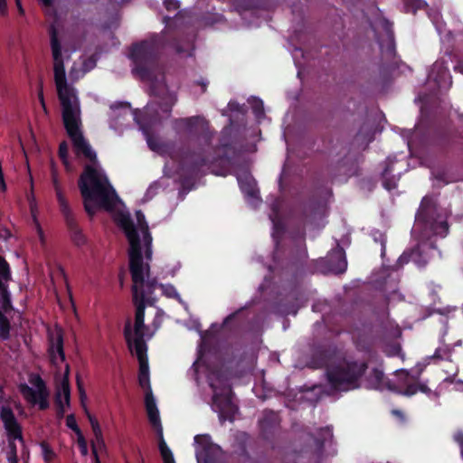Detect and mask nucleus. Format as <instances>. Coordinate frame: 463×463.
Here are the masks:
<instances>
[{"instance_id": "1", "label": "nucleus", "mask_w": 463, "mask_h": 463, "mask_svg": "<svg viewBox=\"0 0 463 463\" xmlns=\"http://www.w3.org/2000/svg\"><path fill=\"white\" fill-rule=\"evenodd\" d=\"M117 222L129 242L133 300L137 307L134 324L128 322L125 326V337L129 350L147 351L146 341L159 329L164 317V312L155 305L156 298L152 296L156 283L149 279L152 237L141 212L136 213V222L124 213L118 216Z\"/></svg>"}, {"instance_id": "2", "label": "nucleus", "mask_w": 463, "mask_h": 463, "mask_svg": "<svg viewBox=\"0 0 463 463\" xmlns=\"http://www.w3.org/2000/svg\"><path fill=\"white\" fill-rule=\"evenodd\" d=\"M51 47L53 59L54 82L61 106L62 119L69 137L78 154H83L90 160L96 158V153L85 139L81 131V111L76 89L67 81L63 54L54 29L51 32Z\"/></svg>"}, {"instance_id": "3", "label": "nucleus", "mask_w": 463, "mask_h": 463, "mask_svg": "<svg viewBox=\"0 0 463 463\" xmlns=\"http://www.w3.org/2000/svg\"><path fill=\"white\" fill-rule=\"evenodd\" d=\"M79 187L85 210L90 215L100 208L112 211L120 203L116 191L98 165L86 166L80 177Z\"/></svg>"}, {"instance_id": "4", "label": "nucleus", "mask_w": 463, "mask_h": 463, "mask_svg": "<svg viewBox=\"0 0 463 463\" xmlns=\"http://www.w3.org/2000/svg\"><path fill=\"white\" fill-rule=\"evenodd\" d=\"M49 353L52 362L56 365H63L61 368V375L57 385L56 404L59 413L62 416L70 407L71 391L69 386V365L65 363L63 352L62 332L60 327H55L49 331Z\"/></svg>"}, {"instance_id": "5", "label": "nucleus", "mask_w": 463, "mask_h": 463, "mask_svg": "<svg viewBox=\"0 0 463 463\" xmlns=\"http://www.w3.org/2000/svg\"><path fill=\"white\" fill-rule=\"evenodd\" d=\"M364 366L355 364H341L332 367L327 372V377L331 388L335 391H350L358 387L357 380L364 373Z\"/></svg>"}, {"instance_id": "6", "label": "nucleus", "mask_w": 463, "mask_h": 463, "mask_svg": "<svg viewBox=\"0 0 463 463\" xmlns=\"http://www.w3.org/2000/svg\"><path fill=\"white\" fill-rule=\"evenodd\" d=\"M0 418L3 421L8 440L6 458L9 463H17L16 441L24 443L22 429L17 422L13 411L7 408H2Z\"/></svg>"}, {"instance_id": "7", "label": "nucleus", "mask_w": 463, "mask_h": 463, "mask_svg": "<svg viewBox=\"0 0 463 463\" xmlns=\"http://www.w3.org/2000/svg\"><path fill=\"white\" fill-rule=\"evenodd\" d=\"M19 390L23 397L32 405H37L41 410L48 408V391L38 374H30L28 383H22Z\"/></svg>"}, {"instance_id": "8", "label": "nucleus", "mask_w": 463, "mask_h": 463, "mask_svg": "<svg viewBox=\"0 0 463 463\" xmlns=\"http://www.w3.org/2000/svg\"><path fill=\"white\" fill-rule=\"evenodd\" d=\"M194 444L197 445L196 458L197 463H210L213 456H217L222 452L218 445L213 444L208 435H196Z\"/></svg>"}, {"instance_id": "9", "label": "nucleus", "mask_w": 463, "mask_h": 463, "mask_svg": "<svg viewBox=\"0 0 463 463\" xmlns=\"http://www.w3.org/2000/svg\"><path fill=\"white\" fill-rule=\"evenodd\" d=\"M130 352L135 354L139 362V373H138V382L140 386L145 390L146 393H152L151 386H150V378H149V367H148V360L146 350H130Z\"/></svg>"}, {"instance_id": "10", "label": "nucleus", "mask_w": 463, "mask_h": 463, "mask_svg": "<svg viewBox=\"0 0 463 463\" xmlns=\"http://www.w3.org/2000/svg\"><path fill=\"white\" fill-rule=\"evenodd\" d=\"M145 404L150 423L156 430L157 436H162L163 427L161 424L159 411L157 409L156 400L152 393H146Z\"/></svg>"}, {"instance_id": "11", "label": "nucleus", "mask_w": 463, "mask_h": 463, "mask_svg": "<svg viewBox=\"0 0 463 463\" xmlns=\"http://www.w3.org/2000/svg\"><path fill=\"white\" fill-rule=\"evenodd\" d=\"M110 118L111 120L126 119L132 116V111L128 104L112 105L110 107Z\"/></svg>"}, {"instance_id": "12", "label": "nucleus", "mask_w": 463, "mask_h": 463, "mask_svg": "<svg viewBox=\"0 0 463 463\" xmlns=\"http://www.w3.org/2000/svg\"><path fill=\"white\" fill-rule=\"evenodd\" d=\"M86 413L95 436V444L93 446L95 447L97 445L99 447H104L102 430L98 420L94 416H92L88 411H86Z\"/></svg>"}, {"instance_id": "13", "label": "nucleus", "mask_w": 463, "mask_h": 463, "mask_svg": "<svg viewBox=\"0 0 463 463\" xmlns=\"http://www.w3.org/2000/svg\"><path fill=\"white\" fill-rule=\"evenodd\" d=\"M384 386V375L380 370H373L368 379L367 387L370 389H382Z\"/></svg>"}, {"instance_id": "14", "label": "nucleus", "mask_w": 463, "mask_h": 463, "mask_svg": "<svg viewBox=\"0 0 463 463\" xmlns=\"http://www.w3.org/2000/svg\"><path fill=\"white\" fill-rule=\"evenodd\" d=\"M157 437L159 439L158 448H159V451L162 456L164 463H175L172 450L167 446V444L164 439V434H162V436H157Z\"/></svg>"}, {"instance_id": "15", "label": "nucleus", "mask_w": 463, "mask_h": 463, "mask_svg": "<svg viewBox=\"0 0 463 463\" xmlns=\"http://www.w3.org/2000/svg\"><path fill=\"white\" fill-rule=\"evenodd\" d=\"M161 290H162V294L168 298H175L176 299L179 303H181L183 306H184L185 307H187L186 303L183 301L181 296L179 295V293L177 292L175 287L172 284H160L159 285Z\"/></svg>"}, {"instance_id": "16", "label": "nucleus", "mask_w": 463, "mask_h": 463, "mask_svg": "<svg viewBox=\"0 0 463 463\" xmlns=\"http://www.w3.org/2000/svg\"><path fill=\"white\" fill-rule=\"evenodd\" d=\"M96 64L95 60L90 59L84 62L82 70L79 71L76 66H73L70 71V78L73 80H77L79 78L83 76L88 71L91 70Z\"/></svg>"}, {"instance_id": "17", "label": "nucleus", "mask_w": 463, "mask_h": 463, "mask_svg": "<svg viewBox=\"0 0 463 463\" xmlns=\"http://www.w3.org/2000/svg\"><path fill=\"white\" fill-rule=\"evenodd\" d=\"M52 182H53V185H54L55 192H56V196H57L58 202L60 203V206L63 213H68L69 207H68L66 199L61 193V186L58 182V177L54 171L52 173Z\"/></svg>"}, {"instance_id": "18", "label": "nucleus", "mask_w": 463, "mask_h": 463, "mask_svg": "<svg viewBox=\"0 0 463 463\" xmlns=\"http://www.w3.org/2000/svg\"><path fill=\"white\" fill-rule=\"evenodd\" d=\"M40 449L41 454L46 463H51L55 459L56 454L47 443L42 442L40 444Z\"/></svg>"}, {"instance_id": "19", "label": "nucleus", "mask_w": 463, "mask_h": 463, "mask_svg": "<svg viewBox=\"0 0 463 463\" xmlns=\"http://www.w3.org/2000/svg\"><path fill=\"white\" fill-rule=\"evenodd\" d=\"M239 184L243 193L250 196H255V190L253 186V181L249 177H245V181L239 178Z\"/></svg>"}, {"instance_id": "20", "label": "nucleus", "mask_w": 463, "mask_h": 463, "mask_svg": "<svg viewBox=\"0 0 463 463\" xmlns=\"http://www.w3.org/2000/svg\"><path fill=\"white\" fill-rule=\"evenodd\" d=\"M335 256L338 259V265H337V267H333L332 266L331 269L335 273L344 272L346 269V267H347V263H346L345 258L344 256V253L342 252V250H337L335 252Z\"/></svg>"}, {"instance_id": "21", "label": "nucleus", "mask_w": 463, "mask_h": 463, "mask_svg": "<svg viewBox=\"0 0 463 463\" xmlns=\"http://www.w3.org/2000/svg\"><path fill=\"white\" fill-rule=\"evenodd\" d=\"M9 336V323L6 317L0 312V337L7 339Z\"/></svg>"}, {"instance_id": "22", "label": "nucleus", "mask_w": 463, "mask_h": 463, "mask_svg": "<svg viewBox=\"0 0 463 463\" xmlns=\"http://www.w3.org/2000/svg\"><path fill=\"white\" fill-rule=\"evenodd\" d=\"M418 391H420L422 392H429V388L427 387L426 384H420L418 386H410L408 387V389L406 391H404L402 392L403 395H406V396H411V395H413L415 394Z\"/></svg>"}, {"instance_id": "23", "label": "nucleus", "mask_w": 463, "mask_h": 463, "mask_svg": "<svg viewBox=\"0 0 463 463\" xmlns=\"http://www.w3.org/2000/svg\"><path fill=\"white\" fill-rule=\"evenodd\" d=\"M59 155H60V157L61 158L64 165L69 170L70 164H69V161H68V146H67L66 143H61L60 145Z\"/></svg>"}, {"instance_id": "24", "label": "nucleus", "mask_w": 463, "mask_h": 463, "mask_svg": "<svg viewBox=\"0 0 463 463\" xmlns=\"http://www.w3.org/2000/svg\"><path fill=\"white\" fill-rule=\"evenodd\" d=\"M66 425H67L68 428L72 430L76 433V435H79V434L81 433L80 428L78 427L76 419H75V417L72 414L67 416V418H66Z\"/></svg>"}, {"instance_id": "25", "label": "nucleus", "mask_w": 463, "mask_h": 463, "mask_svg": "<svg viewBox=\"0 0 463 463\" xmlns=\"http://www.w3.org/2000/svg\"><path fill=\"white\" fill-rule=\"evenodd\" d=\"M0 300L2 306L5 307L9 304V296L6 291V287L3 280L0 279Z\"/></svg>"}, {"instance_id": "26", "label": "nucleus", "mask_w": 463, "mask_h": 463, "mask_svg": "<svg viewBox=\"0 0 463 463\" xmlns=\"http://www.w3.org/2000/svg\"><path fill=\"white\" fill-rule=\"evenodd\" d=\"M9 277V266L7 262L0 257V279L7 280Z\"/></svg>"}, {"instance_id": "27", "label": "nucleus", "mask_w": 463, "mask_h": 463, "mask_svg": "<svg viewBox=\"0 0 463 463\" xmlns=\"http://www.w3.org/2000/svg\"><path fill=\"white\" fill-rule=\"evenodd\" d=\"M77 442H78L79 448H80L82 455H84V456L87 455L88 454L87 442H86L82 433L77 435Z\"/></svg>"}, {"instance_id": "28", "label": "nucleus", "mask_w": 463, "mask_h": 463, "mask_svg": "<svg viewBox=\"0 0 463 463\" xmlns=\"http://www.w3.org/2000/svg\"><path fill=\"white\" fill-rule=\"evenodd\" d=\"M184 122L186 123L187 127L192 126L194 123L202 125L203 127L206 125L205 120L203 118L199 117L185 119Z\"/></svg>"}, {"instance_id": "29", "label": "nucleus", "mask_w": 463, "mask_h": 463, "mask_svg": "<svg viewBox=\"0 0 463 463\" xmlns=\"http://www.w3.org/2000/svg\"><path fill=\"white\" fill-rule=\"evenodd\" d=\"M252 102L254 103V111L257 114L263 113V104L262 101L257 98L252 99Z\"/></svg>"}, {"instance_id": "30", "label": "nucleus", "mask_w": 463, "mask_h": 463, "mask_svg": "<svg viewBox=\"0 0 463 463\" xmlns=\"http://www.w3.org/2000/svg\"><path fill=\"white\" fill-rule=\"evenodd\" d=\"M146 142L152 150L160 151V145L153 137L146 136Z\"/></svg>"}, {"instance_id": "31", "label": "nucleus", "mask_w": 463, "mask_h": 463, "mask_svg": "<svg viewBox=\"0 0 463 463\" xmlns=\"http://www.w3.org/2000/svg\"><path fill=\"white\" fill-rule=\"evenodd\" d=\"M165 5L168 10L177 9L179 7V3L177 0H165Z\"/></svg>"}, {"instance_id": "32", "label": "nucleus", "mask_w": 463, "mask_h": 463, "mask_svg": "<svg viewBox=\"0 0 463 463\" xmlns=\"http://www.w3.org/2000/svg\"><path fill=\"white\" fill-rule=\"evenodd\" d=\"M438 68L440 70L442 76H449L448 70L442 67V64L436 62L433 65V69L430 74V77H433L434 70Z\"/></svg>"}, {"instance_id": "33", "label": "nucleus", "mask_w": 463, "mask_h": 463, "mask_svg": "<svg viewBox=\"0 0 463 463\" xmlns=\"http://www.w3.org/2000/svg\"><path fill=\"white\" fill-rule=\"evenodd\" d=\"M8 13L6 0H0V14L5 16Z\"/></svg>"}, {"instance_id": "34", "label": "nucleus", "mask_w": 463, "mask_h": 463, "mask_svg": "<svg viewBox=\"0 0 463 463\" xmlns=\"http://www.w3.org/2000/svg\"><path fill=\"white\" fill-rule=\"evenodd\" d=\"M455 440L460 445L461 455L463 457V433L458 431L455 435Z\"/></svg>"}, {"instance_id": "35", "label": "nucleus", "mask_w": 463, "mask_h": 463, "mask_svg": "<svg viewBox=\"0 0 463 463\" xmlns=\"http://www.w3.org/2000/svg\"><path fill=\"white\" fill-rule=\"evenodd\" d=\"M73 240L78 245L83 244L85 241L84 236L80 232H76Z\"/></svg>"}, {"instance_id": "36", "label": "nucleus", "mask_w": 463, "mask_h": 463, "mask_svg": "<svg viewBox=\"0 0 463 463\" xmlns=\"http://www.w3.org/2000/svg\"><path fill=\"white\" fill-rule=\"evenodd\" d=\"M213 406L220 411V414H221L220 417L222 418V408H221V405H220V402H219V399L217 398L216 395H214Z\"/></svg>"}, {"instance_id": "37", "label": "nucleus", "mask_w": 463, "mask_h": 463, "mask_svg": "<svg viewBox=\"0 0 463 463\" xmlns=\"http://www.w3.org/2000/svg\"><path fill=\"white\" fill-rule=\"evenodd\" d=\"M392 414H393V415H395V416H397V417H399V418H401L402 420H403V419H404V417H403V413H402V411H401L394 410V411H392Z\"/></svg>"}, {"instance_id": "38", "label": "nucleus", "mask_w": 463, "mask_h": 463, "mask_svg": "<svg viewBox=\"0 0 463 463\" xmlns=\"http://www.w3.org/2000/svg\"><path fill=\"white\" fill-rule=\"evenodd\" d=\"M15 2H16L17 8L19 10V13L23 14L24 9H23L22 4H21V0H15Z\"/></svg>"}, {"instance_id": "39", "label": "nucleus", "mask_w": 463, "mask_h": 463, "mask_svg": "<svg viewBox=\"0 0 463 463\" xmlns=\"http://www.w3.org/2000/svg\"><path fill=\"white\" fill-rule=\"evenodd\" d=\"M43 5L49 7L52 5V0H41Z\"/></svg>"}, {"instance_id": "40", "label": "nucleus", "mask_w": 463, "mask_h": 463, "mask_svg": "<svg viewBox=\"0 0 463 463\" xmlns=\"http://www.w3.org/2000/svg\"><path fill=\"white\" fill-rule=\"evenodd\" d=\"M37 231H38V234H39L40 240L43 241V231L40 228V226H37Z\"/></svg>"}, {"instance_id": "41", "label": "nucleus", "mask_w": 463, "mask_h": 463, "mask_svg": "<svg viewBox=\"0 0 463 463\" xmlns=\"http://www.w3.org/2000/svg\"><path fill=\"white\" fill-rule=\"evenodd\" d=\"M325 432H326V436L331 437L332 433H331V430H330V429H328V428H327V429L325 430Z\"/></svg>"}, {"instance_id": "42", "label": "nucleus", "mask_w": 463, "mask_h": 463, "mask_svg": "<svg viewBox=\"0 0 463 463\" xmlns=\"http://www.w3.org/2000/svg\"><path fill=\"white\" fill-rule=\"evenodd\" d=\"M80 398H81L82 401L84 399H86V394H85L84 391H80Z\"/></svg>"}, {"instance_id": "43", "label": "nucleus", "mask_w": 463, "mask_h": 463, "mask_svg": "<svg viewBox=\"0 0 463 463\" xmlns=\"http://www.w3.org/2000/svg\"><path fill=\"white\" fill-rule=\"evenodd\" d=\"M142 47H143V44L136 45V46L134 47V51H136V50H137V49H139V48H142Z\"/></svg>"}, {"instance_id": "44", "label": "nucleus", "mask_w": 463, "mask_h": 463, "mask_svg": "<svg viewBox=\"0 0 463 463\" xmlns=\"http://www.w3.org/2000/svg\"><path fill=\"white\" fill-rule=\"evenodd\" d=\"M40 99H41L42 103H43V97L42 94L40 95ZM43 105L44 106V104H43Z\"/></svg>"}, {"instance_id": "45", "label": "nucleus", "mask_w": 463, "mask_h": 463, "mask_svg": "<svg viewBox=\"0 0 463 463\" xmlns=\"http://www.w3.org/2000/svg\"><path fill=\"white\" fill-rule=\"evenodd\" d=\"M405 373V371H404V370H400V371H398V373H400V374H402V373Z\"/></svg>"}, {"instance_id": "46", "label": "nucleus", "mask_w": 463, "mask_h": 463, "mask_svg": "<svg viewBox=\"0 0 463 463\" xmlns=\"http://www.w3.org/2000/svg\"><path fill=\"white\" fill-rule=\"evenodd\" d=\"M382 247H383V250H384V248H385L384 241L382 242Z\"/></svg>"}]
</instances>
